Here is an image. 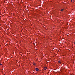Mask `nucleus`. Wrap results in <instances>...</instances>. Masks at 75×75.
<instances>
[{
    "mask_svg": "<svg viewBox=\"0 0 75 75\" xmlns=\"http://www.w3.org/2000/svg\"><path fill=\"white\" fill-rule=\"evenodd\" d=\"M35 70H36L37 71H39V69H38V68H36L35 69Z\"/></svg>",
    "mask_w": 75,
    "mask_h": 75,
    "instance_id": "obj_1",
    "label": "nucleus"
},
{
    "mask_svg": "<svg viewBox=\"0 0 75 75\" xmlns=\"http://www.w3.org/2000/svg\"><path fill=\"white\" fill-rule=\"evenodd\" d=\"M33 65H36V64L35 63H33Z\"/></svg>",
    "mask_w": 75,
    "mask_h": 75,
    "instance_id": "obj_2",
    "label": "nucleus"
},
{
    "mask_svg": "<svg viewBox=\"0 0 75 75\" xmlns=\"http://www.w3.org/2000/svg\"><path fill=\"white\" fill-rule=\"evenodd\" d=\"M44 69L45 70H46L47 69V67H44Z\"/></svg>",
    "mask_w": 75,
    "mask_h": 75,
    "instance_id": "obj_3",
    "label": "nucleus"
},
{
    "mask_svg": "<svg viewBox=\"0 0 75 75\" xmlns=\"http://www.w3.org/2000/svg\"><path fill=\"white\" fill-rule=\"evenodd\" d=\"M64 10V9H62L61 10V11H62Z\"/></svg>",
    "mask_w": 75,
    "mask_h": 75,
    "instance_id": "obj_4",
    "label": "nucleus"
},
{
    "mask_svg": "<svg viewBox=\"0 0 75 75\" xmlns=\"http://www.w3.org/2000/svg\"><path fill=\"white\" fill-rule=\"evenodd\" d=\"M60 61H61L60 60L59 61V62H59V63L61 64V62H60Z\"/></svg>",
    "mask_w": 75,
    "mask_h": 75,
    "instance_id": "obj_5",
    "label": "nucleus"
},
{
    "mask_svg": "<svg viewBox=\"0 0 75 75\" xmlns=\"http://www.w3.org/2000/svg\"><path fill=\"white\" fill-rule=\"evenodd\" d=\"M0 65H2V64H0Z\"/></svg>",
    "mask_w": 75,
    "mask_h": 75,
    "instance_id": "obj_6",
    "label": "nucleus"
},
{
    "mask_svg": "<svg viewBox=\"0 0 75 75\" xmlns=\"http://www.w3.org/2000/svg\"><path fill=\"white\" fill-rule=\"evenodd\" d=\"M72 0H71V2H72Z\"/></svg>",
    "mask_w": 75,
    "mask_h": 75,
    "instance_id": "obj_7",
    "label": "nucleus"
},
{
    "mask_svg": "<svg viewBox=\"0 0 75 75\" xmlns=\"http://www.w3.org/2000/svg\"><path fill=\"white\" fill-rule=\"evenodd\" d=\"M74 44H75V42H74Z\"/></svg>",
    "mask_w": 75,
    "mask_h": 75,
    "instance_id": "obj_8",
    "label": "nucleus"
},
{
    "mask_svg": "<svg viewBox=\"0 0 75 75\" xmlns=\"http://www.w3.org/2000/svg\"><path fill=\"white\" fill-rule=\"evenodd\" d=\"M73 0V1H74V0Z\"/></svg>",
    "mask_w": 75,
    "mask_h": 75,
    "instance_id": "obj_9",
    "label": "nucleus"
}]
</instances>
